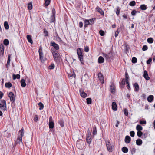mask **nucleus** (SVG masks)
I'll list each match as a JSON object with an SVG mask.
<instances>
[{
    "mask_svg": "<svg viewBox=\"0 0 155 155\" xmlns=\"http://www.w3.org/2000/svg\"><path fill=\"white\" fill-rule=\"evenodd\" d=\"M12 78L13 80H15L16 79H19L20 78V75L19 74L15 75L13 74L12 75Z\"/></svg>",
    "mask_w": 155,
    "mask_h": 155,
    "instance_id": "nucleus-24",
    "label": "nucleus"
},
{
    "mask_svg": "<svg viewBox=\"0 0 155 155\" xmlns=\"http://www.w3.org/2000/svg\"><path fill=\"white\" fill-rule=\"evenodd\" d=\"M126 84H127V88L128 89H129L130 88V87L129 83V82H128V81H126Z\"/></svg>",
    "mask_w": 155,
    "mask_h": 155,
    "instance_id": "nucleus-64",
    "label": "nucleus"
},
{
    "mask_svg": "<svg viewBox=\"0 0 155 155\" xmlns=\"http://www.w3.org/2000/svg\"><path fill=\"white\" fill-rule=\"evenodd\" d=\"M8 96L10 98L11 102L13 103L15 101V96L14 94L12 92H10Z\"/></svg>",
    "mask_w": 155,
    "mask_h": 155,
    "instance_id": "nucleus-5",
    "label": "nucleus"
},
{
    "mask_svg": "<svg viewBox=\"0 0 155 155\" xmlns=\"http://www.w3.org/2000/svg\"><path fill=\"white\" fill-rule=\"evenodd\" d=\"M136 2L135 1L130 2L129 3V5L131 6H133L135 5Z\"/></svg>",
    "mask_w": 155,
    "mask_h": 155,
    "instance_id": "nucleus-44",
    "label": "nucleus"
},
{
    "mask_svg": "<svg viewBox=\"0 0 155 155\" xmlns=\"http://www.w3.org/2000/svg\"><path fill=\"white\" fill-rule=\"evenodd\" d=\"M140 123L142 125L145 124L146 123V122L145 120H140Z\"/></svg>",
    "mask_w": 155,
    "mask_h": 155,
    "instance_id": "nucleus-55",
    "label": "nucleus"
},
{
    "mask_svg": "<svg viewBox=\"0 0 155 155\" xmlns=\"http://www.w3.org/2000/svg\"><path fill=\"white\" fill-rule=\"evenodd\" d=\"M39 54L41 61L42 62L43 59V53L42 52L39 53Z\"/></svg>",
    "mask_w": 155,
    "mask_h": 155,
    "instance_id": "nucleus-47",
    "label": "nucleus"
},
{
    "mask_svg": "<svg viewBox=\"0 0 155 155\" xmlns=\"http://www.w3.org/2000/svg\"><path fill=\"white\" fill-rule=\"evenodd\" d=\"M119 32V31H118V29L117 30V31L115 32V37H117L118 35V34Z\"/></svg>",
    "mask_w": 155,
    "mask_h": 155,
    "instance_id": "nucleus-60",
    "label": "nucleus"
},
{
    "mask_svg": "<svg viewBox=\"0 0 155 155\" xmlns=\"http://www.w3.org/2000/svg\"><path fill=\"white\" fill-rule=\"evenodd\" d=\"M84 27H86L88 25H90L88 20L85 19L84 21Z\"/></svg>",
    "mask_w": 155,
    "mask_h": 155,
    "instance_id": "nucleus-31",
    "label": "nucleus"
},
{
    "mask_svg": "<svg viewBox=\"0 0 155 155\" xmlns=\"http://www.w3.org/2000/svg\"><path fill=\"white\" fill-rule=\"evenodd\" d=\"M98 76L99 79L100 80L102 83H103L104 82V79L103 75L101 72H100L98 74Z\"/></svg>",
    "mask_w": 155,
    "mask_h": 155,
    "instance_id": "nucleus-10",
    "label": "nucleus"
},
{
    "mask_svg": "<svg viewBox=\"0 0 155 155\" xmlns=\"http://www.w3.org/2000/svg\"><path fill=\"white\" fill-rule=\"evenodd\" d=\"M87 103L88 104H90L92 103V100L91 98H88L86 99Z\"/></svg>",
    "mask_w": 155,
    "mask_h": 155,
    "instance_id": "nucleus-39",
    "label": "nucleus"
},
{
    "mask_svg": "<svg viewBox=\"0 0 155 155\" xmlns=\"http://www.w3.org/2000/svg\"><path fill=\"white\" fill-rule=\"evenodd\" d=\"M49 128L50 129H53L54 126V124L53 121H51L49 122Z\"/></svg>",
    "mask_w": 155,
    "mask_h": 155,
    "instance_id": "nucleus-23",
    "label": "nucleus"
},
{
    "mask_svg": "<svg viewBox=\"0 0 155 155\" xmlns=\"http://www.w3.org/2000/svg\"><path fill=\"white\" fill-rule=\"evenodd\" d=\"M143 77L144 78L147 80H148L150 79L146 71H144V72Z\"/></svg>",
    "mask_w": 155,
    "mask_h": 155,
    "instance_id": "nucleus-14",
    "label": "nucleus"
},
{
    "mask_svg": "<svg viewBox=\"0 0 155 155\" xmlns=\"http://www.w3.org/2000/svg\"><path fill=\"white\" fill-rule=\"evenodd\" d=\"M154 97L153 95H150L147 97V101L149 102H151L153 99Z\"/></svg>",
    "mask_w": 155,
    "mask_h": 155,
    "instance_id": "nucleus-20",
    "label": "nucleus"
},
{
    "mask_svg": "<svg viewBox=\"0 0 155 155\" xmlns=\"http://www.w3.org/2000/svg\"><path fill=\"white\" fill-rule=\"evenodd\" d=\"M134 86L135 87V91L137 92L139 90V87L138 84L137 83H135L134 84Z\"/></svg>",
    "mask_w": 155,
    "mask_h": 155,
    "instance_id": "nucleus-25",
    "label": "nucleus"
},
{
    "mask_svg": "<svg viewBox=\"0 0 155 155\" xmlns=\"http://www.w3.org/2000/svg\"><path fill=\"white\" fill-rule=\"evenodd\" d=\"M110 91L112 94H114L115 91V86L113 82H111L110 85Z\"/></svg>",
    "mask_w": 155,
    "mask_h": 155,
    "instance_id": "nucleus-7",
    "label": "nucleus"
},
{
    "mask_svg": "<svg viewBox=\"0 0 155 155\" xmlns=\"http://www.w3.org/2000/svg\"><path fill=\"white\" fill-rule=\"evenodd\" d=\"M110 143V142H108V143H106V146L108 151L110 152H111L112 151V147L111 144Z\"/></svg>",
    "mask_w": 155,
    "mask_h": 155,
    "instance_id": "nucleus-9",
    "label": "nucleus"
},
{
    "mask_svg": "<svg viewBox=\"0 0 155 155\" xmlns=\"http://www.w3.org/2000/svg\"><path fill=\"white\" fill-rule=\"evenodd\" d=\"M5 86L6 87L10 88L12 86V84L11 83L9 82L5 83Z\"/></svg>",
    "mask_w": 155,
    "mask_h": 155,
    "instance_id": "nucleus-30",
    "label": "nucleus"
},
{
    "mask_svg": "<svg viewBox=\"0 0 155 155\" xmlns=\"http://www.w3.org/2000/svg\"><path fill=\"white\" fill-rule=\"evenodd\" d=\"M44 33L45 34V36H48V32L47 31H46L45 29H44Z\"/></svg>",
    "mask_w": 155,
    "mask_h": 155,
    "instance_id": "nucleus-56",
    "label": "nucleus"
},
{
    "mask_svg": "<svg viewBox=\"0 0 155 155\" xmlns=\"http://www.w3.org/2000/svg\"><path fill=\"white\" fill-rule=\"evenodd\" d=\"M4 135L7 137H9L11 136L10 133L7 131H5L4 132Z\"/></svg>",
    "mask_w": 155,
    "mask_h": 155,
    "instance_id": "nucleus-21",
    "label": "nucleus"
},
{
    "mask_svg": "<svg viewBox=\"0 0 155 155\" xmlns=\"http://www.w3.org/2000/svg\"><path fill=\"white\" fill-rule=\"evenodd\" d=\"M91 132L89 130L87 132V135L86 137V141L89 144H90L91 143Z\"/></svg>",
    "mask_w": 155,
    "mask_h": 155,
    "instance_id": "nucleus-4",
    "label": "nucleus"
},
{
    "mask_svg": "<svg viewBox=\"0 0 155 155\" xmlns=\"http://www.w3.org/2000/svg\"><path fill=\"white\" fill-rule=\"evenodd\" d=\"M19 133L20 135V137H21L22 138L24 134V129L23 128H22L21 130H19Z\"/></svg>",
    "mask_w": 155,
    "mask_h": 155,
    "instance_id": "nucleus-35",
    "label": "nucleus"
},
{
    "mask_svg": "<svg viewBox=\"0 0 155 155\" xmlns=\"http://www.w3.org/2000/svg\"><path fill=\"white\" fill-rule=\"evenodd\" d=\"M97 133L96 127L95 126H94L93 127V134L94 135L97 134Z\"/></svg>",
    "mask_w": 155,
    "mask_h": 155,
    "instance_id": "nucleus-28",
    "label": "nucleus"
},
{
    "mask_svg": "<svg viewBox=\"0 0 155 155\" xmlns=\"http://www.w3.org/2000/svg\"><path fill=\"white\" fill-rule=\"evenodd\" d=\"M3 43L4 44L6 45H8L9 44V40L8 39H5L4 40Z\"/></svg>",
    "mask_w": 155,
    "mask_h": 155,
    "instance_id": "nucleus-41",
    "label": "nucleus"
},
{
    "mask_svg": "<svg viewBox=\"0 0 155 155\" xmlns=\"http://www.w3.org/2000/svg\"><path fill=\"white\" fill-rule=\"evenodd\" d=\"M22 138L21 137H18L17 140L16 141V143L17 144H22Z\"/></svg>",
    "mask_w": 155,
    "mask_h": 155,
    "instance_id": "nucleus-13",
    "label": "nucleus"
},
{
    "mask_svg": "<svg viewBox=\"0 0 155 155\" xmlns=\"http://www.w3.org/2000/svg\"><path fill=\"white\" fill-rule=\"evenodd\" d=\"M147 42L150 44L152 43L153 42V40L152 38H149L147 39Z\"/></svg>",
    "mask_w": 155,
    "mask_h": 155,
    "instance_id": "nucleus-38",
    "label": "nucleus"
},
{
    "mask_svg": "<svg viewBox=\"0 0 155 155\" xmlns=\"http://www.w3.org/2000/svg\"><path fill=\"white\" fill-rule=\"evenodd\" d=\"M0 108L3 111L6 110V101L5 100H0Z\"/></svg>",
    "mask_w": 155,
    "mask_h": 155,
    "instance_id": "nucleus-2",
    "label": "nucleus"
},
{
    "mask_svg": "<svg viewBox=\"0 0 155 155\" xmlns=\"http://www.w3.org/2000/svg\"><path fill=\"white\" fill-rule=\"evenodd\" d=\"M55 14L54 13V15H52L50 17V22L51 23L54 22L55 20Z\"/></svg>",
    "mask_w": 155,
    "mask_h": 155,
    "instance_id": "nucleus-15",
    "label": "nucleus"
},
{
    "mask_svg": "<svg viewBox=\"0 0 155 155\" xmlns=\"http://www.w3.org/2000/svg\"><path fill=\"white\" fill-rule=\"evenodd\" d=\"M95 18H93L92 19H90L88 20L89 22L90 23V25H92L94 23V20H95Z\"/></svg>",
    "mask_w": 155,
    "mask_h": 155,
    "instance_id": "nucleus-40",
    "label": "nucleus"
},
{
    "mask_svg": "<svg viewBox=\"0 0 155 155\" xmlns=\"http://www.w3.org/2000/svg\"><path fill=\"white\" fill-rule=\"evenodd\" d=\"M126 81H128L129 79V76L127 73H125Z\"/></svg>",
    "mask_w": 155,
    "mask_h": 155,
    "instance_id": "nucleus-58",
    "label": "nucleus"
},
{
    "mask_svg": "<svg viewBox=\"0 0 155 155\" xmlns=\"http://www.w3.org/2000/svg\"><path fill=\"white\" fill-rule=\"evenodd\" d=\"M5 28L6 29H8L9 28V25L7 21H5L4 24Z\"/></svg>",
    "mask_w": 155,
    "mask_h": 155,
    "instance_id": "nucleus-26",
    "label": "nucleus"
},
{
    "mask_svg": "<svg viewBox=\"0 0 155 155\" xmlns=\"http://www.w3.org/2000/svg\"><path fill=\"white\" fill-rule=\"evenodd\" d=\"M49 68L50 69H53L54 68V64H51V65L49 67Z\"/></svg>",
    "mask_w": 155,
    "mask_h": 155,
    "instance_id": "nucleus-54",
    "label": "nucleus"
},
{
    "mask_svg": "<svg viewBox=\"0 0 155 155\" xmlns=\"http://www.w3.org/2000/svg\"><path fill=\"white\" fill-rule=\"evenodd\" d=\"M140 8L142 10H145L147 8V6L144 4L140 6Z\"/></svg>",
    "mask_w": 155,
    "mask_h": 155,
    "instance_id": "nucleus-34",
    "label": "nucleus"
},
{
    "mask_svg": "<svg viewBox=\"0 0 155 155\" xmlns=\"http://www.w3.org/2000/svg\"><path fill=\"white\" fill-rule=\"evenodd\" d=\"M32 3H29L28 5V9L31 10L32 9Z\"/></svg>",
    "mask_w": 155,
    "mask_h": 155,
    "instance_id": "nucleus-48",
    "label": "nucleus"
},
{
    "mask_svg": "<svg viewBox=\"0 0 155 155\" xmlns=\"http://www.w3.org/2000/svg\"><path fill=\"white\" fill-rule=\"evenodd\" d=\"M152 59L151 58H150L147 61V64H150L152 61Z\"/></svg>",
    "mask_w": 155,
    "mask_h": 155,
    "instance_id": "nucleus-51",
    "label": "nucleus"
},
{
    "mask_svg": "<svg viewBox=\"0 0 155 155\" xmlns=\"http://www.w3.org/2000/svg\"><path fill=\"white\" fill-rule=\"evenodd\" d=\"M136 143L138 145H141L142 143V141L141 139H138L136 140Z\"/></svg>",
    "mask_w": 155,
    "mask_h": 155,
    "instance_id": "nucleus-22",
    "label": "nucleus"
},
{
    "mask_svg": "<svg viewBox=\"0 0 155 155\" xmlns=\"http://www.w3.org/2000/svg\"><path fill=\"white\" fill-rule=\"evenodd\" d=\"M50 0H45V6H48L50 3Z\"/></svg>",
    "mask_w": 155,
    "mask_h": 155,
    "instance_id": "nucleus-45",
    "label": "nucleus"
},
{
    "mask_svg": "<svg viewBox=\"0 0 155 155\" xmlns=\"http://www.w3.org/2000/svg\"><path fill=\"white\" fill-rule=\"evenodd\" d=\"M130 136L132 137H134V136L135 132L134 131H132L130 132Z\"/></svg>",
    "mask_w": 155,
    "mask_h": 155,
    "instance_id": "nucleus-57",
    "label": "nucleus"
},
{
    "mask_svg": "<svg viewBox=\"0 0 155 155\" xmlns=\"http://www.w3.org/2000/svg\"><path fill=\"white\" fill-rule=\"evenodd\" d=\"M84 51L86 52H88L89 51V48L88 46H86L84 48Z\"/></svg>",
    "mask_w": 155,
    "mask_h": 155,
    "instance_id": "nucleus-59",
    "label": "nucleus"
},
{
    "mask_svg": "<svg viewBox=\"0 0 155 155\" xmlns=\"http://www.w3.org/2000/svg\"><path fill=\"white\" fill-rule=\"evenodd\" d=\"M27 40H28V41L31 43L32 44L33 43V41L31 39V37L30 35H27Z\"/></svg>",
    "mask_w": 155,
    "mask_h": 155,
    "instance_id": "nucleus-19",
    "label": "nucleus"
},
{
    "mask_svg": "<svg viewBox=\"0 0 155 155\" xmlns=\"http://www.w3.org/2000/svg\"><path fill=\"white\" fill-rule=\"evenodd\" d=\"M80 95L82 97L85 98L86 97L87 94L86 93L83 91L81 92V91H80Z\"/></svg>",
    "mask_w": 155,
    "mask_h": 155,
    "instance_id": "nucleus-27",
    "label": "nucleus"
},
{
    "mask_svg": "<svg viewBox=\"0 0 155 155\" xmlns=\"http://www.w3.org/2000/svg\"><path fill=\"white\" fill-rule=\"evenodd\" d=\"M137 58L135 57H133L132 59V62L133 63H137Z\"/></svg>",
    "mask_w": 155,
    "mask_h": 155,
    "instance_id": "nucleus-42",
    "label": "nucleus"
},
{
    "mask_svg": "<svg viewBox=\"0 0 155 155\" xmlns=\"http://www.w3.org/2000/svg\"><path fill=\"white\" fill-rule=\"evenodd\" d=\"M99 34L101 36H103L104 35V32L103 30H101L99 31Z\"/></svg>",
    "mask_w": 155,
    "mask_h": 155,
    "instance_id": "nucleus-50",
    "label": "nucleus"
},
{
    "mask_svg": "<svg viewBox=\"0 0 155 155\" xmlns=\"http://www.w3.org/2000/svg\"><path fill=\"white\" fill-rule=\"evenodd\" d=\"M120 12V9L119 8H117V11L116 12V13L117 15H119Z\"/></svg>",
    "mask_w": 155,
    "mask_h": 155,
    "instance_id": "nucleus-61",
    "label": "nucleus"
},
{
    "mask_svg": "<svg viewBox=\"0 0 155 155\" xmlns=\"http://www.w3.org/2000/svg\"><path fill=\"white\" fill-rule=\"evenodd\" d=\"M148 49V47L146 45H144L143 46L142 49L143 51H144L146 50H147Z\"/></svg>",
    "mask_w": 155,
    "mask_h": 155,
    "instance_id": "nucleus-52",
    "label": "nucleus"
},
{
    "mask_svg": "<svg viewBox=\"0 0 155 155\" xmlns=\"http://www.w3.org/2000/svg\"><path fill=\"white\" fill-rule=\"evenodd\" d=\"M50 45L51 46L53 47L56 50L59 49V48L58 45L56 43L54 42L51 41L50 43Z\"/></svg>",
    "mask_w": 155,
    "mask_h": 155,
    "instance_id": "nucleus-6",
    "label": "nucleus"
},
{
    "mask_svg": "<svg viewBox=\"0 0 155 155\" xmlns=\"http://www.w3.org/2000/svg\"><path fill=\"white\" fill-rule=\"evenodd\" d=\"M56 39L58 42H61L62 40L61 38L59 37H57Z\"/></svg>",
    "mask_w": 155,
    "mask_h": 155,
    "instance_id": "nucleus-63",
    "label": "nucleus"
},
{
    "mask_svg": "<svg viewBox=\"0 0 155 155\" xmlns=\"http://www.w3.org/2000/svg\"><path fill=\"white\" fill-rule=\"evenodd\" d=\"M137 13V12L135 10H133L131 12V15L133 16H135L136 15V13Z\"/></svg>",
    "mask_w": 155,
    "mask_h": 155,
    "instance_id": "nucleus-53",
    "label": "nucleus"
},
{
    "mask_svg": "<svg viewBox=\"0 0 155 155\" xmlns=\"http://www.w3.org/2000/svg\"><path fill=\"white\" fill-rule=\"evenodd\" d=\"M52 53L55 61H58L59 59V54L56 51H52Z\"/></svg>",
    "mask_w": 155,
    "mask_h": 155,
    "instance_id": "nucleus-3",
    "label": "nucleus"
},
{
    "mask_svg": "<svg viewBox=\"0 0 155 155\" xmlns=\"http://www.w3.org/2000/svg\"><path fill=\"white\" fill-rule=\"evenodd\" d=\"M136 129L138 131H141L142 130L143 128L141 125H137L136 126Z\"/></svg>",
    "mask_w": 155,
    "mask_h": 155,
    "instance_id": "nucleus-33",
    "label": "nucleus"
},
{
    "mask_svg": "<svg viewBox=\"0 0 155 155\" xmlns=\"http://www.w3.org/2000/svg\"><path fill=\"white\" fill-rule=\"evenodd\" d=\"M124 114L126 116H128V111L126 109H124Z\"/></svg>",
    "mask_w": 155,
    "mask_h": 155,
    "instance_id": "nucleus-46",
    "label": "nucleus"
},
{
    "mask_svg": "<svg viewBox=\"0 0 155 155\" xmlns=\"http://www.w3.org/2000/svg\"><path fill=\"white\" fill-rule=\"evenodd\" d=\"M143 134V133L141 131H138L137 132V135L139 137H141Z\"/></svg>",
    "mask_w": 155,
    "mask_h": 155,
    "instance_id": "nucleus-49",
    "label": "nucleus"
},
{
    "mask_svg": "<svg viewBox=\"0 0 155 155\" xmlns=\"http://www.w3.org/2000/svg\"><path fill=\"white\" fill-rule=\"evenodd\" d=\"M58 123L61 127H64V121L62 119H61L59 121Z\"/></svg>",
    "mask_w": 155,
    "mask_h": 155,
    "instance_id": "nucleus-37",
    "label": "nucleus"
},
{
    "mask_svg": "<svg viewBox=\"0 0 155 155\" xmlns=\"http://www.w3.org/2000/svg\"><path fill=\"white\" fill-rule=\"evenodd\" d=\"M104 61V59L102 56H100L98 59V62L100 64L103 63Z\"/></svg>",
    "mask_w": 155,
    "mask_h": 155,
    "instance_id": "nucleus-18",
    "label": "nucleus"
},
{
    "mask_svg": "<svg viewBox=\"0 0 155 155\" xmlns=\"http://www.w3.org/2000/svg\"><path fill=\"white\" fill-rule=\"evenodd\" d=\"M4 53V46L1 44L0 45V55H3Z\"/></svg>",
    "mask_w": 155,
    "mask_h": 155,
    "instance_id": "nucleus-11",
    "label": "nucleus"
},
{
    "mask_svg": "<svg viewBox=\"0 0 155 155\" xmlns=\"http://www.w3.org/2000/svg\"><path fill=\"white\" fill-rule=\"evenodd\" d=\"M21 86L22 87H25L26 86V84L25 82V80L24 79H22L21 81Z\"/></svg>",
    "mask_w": 155,
    "mask_h": 155,
    "instance_id": "nucleus-29",
    "label": "nucleus"
},
{
    "mask_svg": "<svg viewBox=\"0 0 155 155\" xmlns=\"http://www.w3.org/2000/svg\"><path fill=\"white\" fill-rule=\"evenodd\" d=\"M77 53L78 55V58L81 61V64H83V56L81 48H78L77 49Z\"/></svg>",
    "mask_w": 155,
    "mask_h": 155,
    "instance_id": "nucleus-1",
    "label": "nucleus"
},
{
    "mask_svg": "<svg viewBox=\"0 0 155 155\" xmlns=\"http://www.w3.org/2000/svg\"><path fill=\"white\" fill-rule=\"evenodd\" d=\"M112 107L114 110L116 111L117 110V106L116 102H113L112 103Z\"/></svg>",
    "mask_w": 155,
    "mask_h": 155,
    "instance_id": "nucleus-12",
    "label": "nucleus"
},
{
    "mask_svg": "<svg viewBox=\"0 0 155 155\" xmlns=\"http://www.w3.org/2000/svg\"><path fill=\"white\" fill-rule=\"evenodd\" d=\"M96 9L97 11L99 12L101 15H104V13L103 10H102L101 8L99 7H97Z\"/></svg>",
    "mask_w": 155,
    "mask_h": 155,
    "instance_id": "nucleus-17",
    "label": "nucleus"
},
{
    "mask_svg": "<svg viewBox=\"0 0 155 155\" xmlns=\"http://www.w3.org/2000/svg\"><path fill=\"white\" fill-rule=\"evenodd\" d=\"M131 141V138L130 136H126L125 138V143H129Z\"/></svg>",
    "mask_w": 155,
    "mask_h": 155,
    "instance_id": "nucleus-16",
    "label": "nucleus"
},
{
    "mask_svg": "<svg viewBox=\"0 0 155 155\" xmlns=\"http://www.w3.org/2000/svg\"><path fill=\"white\" fill-rule=\"evenodd\" d=\"M122 151L124 153H126L128 151V149L126 147H124L122 148Z\"/></svg>",
    "mask_w": 155,
    "mask_h": 155,
    "instance_id": "nucleus-36",
    "label": "nucleus"
},
{
    "mask_svg": "<svg viewBox=\"0 0 155 155\" xmlns=\"http://www.w3.org/2000/svg\"><path fill=\"white\" fill-rule=\"evenodd\" d=\"M38 120V117L37 115H36L34 117V121L35 122H37Z\"/></svg>",
    "mask_w": 155,
    "mask_h": 155,
    "instance_id": "nucleus-62",
    "label": "nucleus"
},
{
    "mask_svg": "<svg viewBox=\"0 0 155 155\" xmlns=\"http://www.w3.org/2000/svg\"><path fill=\"white\" fill-rule=\"evenodd\" d=\"M10 55H8V59L7 60V62L6 64L7 67L8 66L10 65Z\"/></svg>",
    "mask_w": 155,
    "mask_h": 155,
    "instance_id": "nucleus-43",
    "label": "nucleus"
},
{
    "mask_svg": "<svg viewBox=\"0 0 155 155\" xmlns=\"http://www.w3.org/2000/svg\"><path fill=\"white\" fill-rule=\"evenodd\" d=\"M38 105L40 107L39 108V109L40 110H41L43 109L44 108V105L41 102H39L38 104Z\"/></svg>",
    "mask_w": 155,
    "mask_h": 155,
    "instance_id": "nucleus-32",
    "label": "nucleus"
},
{
    "mask_svg": "<svg viewBox=\"0 0 155 155\" xmlns=\"http://www.w3.org/2000/svg\"><path fill=\"white\" fill-rule=\"evenodd\" d=\"M111 53V52H110L108 54L103 53V56L106 59V60H108L110 59V58H111L110 54Z\"/></svg>",
    "mask_w": 155,
    "mask_h": 155,
    "instance_id": "nucleus-8",
    "label": "nucleus"
}]
</instances>
